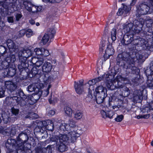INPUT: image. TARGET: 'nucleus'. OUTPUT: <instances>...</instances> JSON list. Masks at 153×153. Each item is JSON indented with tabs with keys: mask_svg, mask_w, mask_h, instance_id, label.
Wrapping results in <instances>:
<instances>
[{
	"mask_svg": "<svg viewBox=\"0 0 153 153\" xmlns=\"http://www.w3.org/2000/svg\"><path fill=\"white\" fill-rule=\"evenodd\" d=\"M105 45V42L102 41L100 45L99 48V52L100 54H102L103 52V50L104 49V47Z\"/></svg>",
	"mask_w": 153,
	"mask_h": 153,
	"instance_id": "obj_51",
	"label": "nucleus"
},
{
	"mask_svg": "<svg viewBox=\"0 0 153 153\" xmlns=\"http://www.w3.org/2000/svg\"><path fill=\"white\" fill-rule=\"evenodd\" d=\"M21 145V144L18 146H16V148L19 149L23 150L24 151V153H25L26 151H27L28 153H29L28 152L29 150L30 151V152H31V150L30 149L31 147V144L30 143H27V142L26 143H23V145H22V146H24V148H23V149L22 148V147H20Z\"/></svg>",
	"mask_w": 153,
	"mask_h": 153,
	"instance_id": "obj_31",
	"label": "nucleus"
},
{
	"mask_svg": "<svg viewBox=\"0 0 153 153\" xmlns=\"http://www.w3.org/2000/svg\"><path fill=\"white\" fill-rule=\"evenodd\" d=\"M54 127L53 122L51 120V123H49L46 129V130L51 131H53L54 130Z\"/></svg>",
	"mask_w": 153,
	"mask_h": 153,
	"instance_id": "obj_50",
	"label": "nucleus"
},
{
	"mask_svg": "<svg viewBox=\"0 0 153 153\" xmlns=\"http://www.w3.org/2000/svg\"><path fill=\"white\" fill-rule=\"evenodd\" d=\"M130 93V91L129 88L127 87L125 88V90L122 91V96L124 97H127L128 96Z\"/></svg>",
	"mask_w": 153,
	"mask_h": 153,
	"instance_id": "obj_44",
	"label": "nucleus"
},
{
	"mask_svg": "<svg viewBox=\"0 0 153 153\" xmlns=\"http://www.w3.org/2000/svg\"><path fill=\"white\" fill-rule=\"evenodd\" d=\"M16 67L15 65H10L6 71H4V76L8 78L12 77L16 74Z\"/></svg>",
	"mask_w": 153,
	"mask_h": 153,
	"instance_id": "obj_15",
	"label": "nucleus"
},
{
	"mask_svg": "<svg viewBox=\"0 0 153 153\" xmlns=\"http://www.w3.org/2000/svg\"><path fill=\"white\" fill-rule=\"evenodd\" d=\"M145 42L146 40L144 39L140 38L139 36L134 38L133 35L128 34H125L121 41V43L123 46L128 45L133 42L134 45L142 47L143 49H150V47L146 46Z\"/></svg>",
	"mask_w": 153,
	"mask_h": 153,
	"instance_id": "obj_3",
	"label": "nucleus"
},
{
	"mask_svg": "<svg viewBox=\"0 0 153 153\" xmlns=\"http://www.w3.org/2000/svg\"><path fill=\"white\" fill-rule=\"evenodd\" d=\"M26 9L29 12L36 13L42 11V7L41 6H36L32 4L30 1H21Z\"/></svg>",
	"mask_w": 153,
	"mask_h": 153,
	"instance_id": "obj_13",
	"label": "nucleus"
},
{
	"mask_svg": "<svg viewBox=\"0 0 153 153\" xmlns=\"http://www.w3.org/2000/svg\"><path fill=\"white\" fill-rule=\"evenodd\" d=\"M68 125L64 123V124L62 123H60L59 126V130L60 132L64 133H67L71 135V142L74 143L77 139L79 136H77L76 134H79L78 133L75 132V131L73 132L69 130L68 128H66Z\"/></svg>",
	"mask_w": 153,
	"mask_h": 153,
	"instance_id": "obj_12",
	"label": "nucleus"
},
{
	"mask_svg": "<svg viewBox=\"0 0 153 153\" xmlns=\"http://www.w3.org/2000/svg\"><path fill=\"white\" fill-rule=\"evenodd\" d=\"M7 48L3 45H0V56H4L7 52Z\"/></svg>",
	"mask_w": 153,
	"mask_h": 153,
	"instance_id": "obj_40",
	"label": "nucleus"
},
{
	"mask_svg": "<svg viewBox=\"0 0 153 153\" xmlns=\"http://www.w3.org/2000/svg\"><path fill=\"white\" fill-rule=\"evenodd\" d=\"M43 62L42 61H37L36 63L35 66H33L30 71V69L28 68V71L26 72H22V75L25 74V75H27V78H33L35 79H39L40 77L41 74V69L42 68L41 65H42Z\"/></svg>",
	"mask_w": 153,
	"mask_h": 153,
	"instance_id": "obj_7",
	"label": "nucleus"
},
{
	"mask_svg": "<svg viewBox=\"0 0 153 153\" xmlns=\"http://www.w3.org/2000/svg\"><path fill=\"white\" fill-rule=\"evenodd\" d=\"M83 116V113L80 111L78 110L74 114V118L77 120L80 119Z\"/></svg>",
	"mask_w": 153,
	"mask_h": 153,
	"instance_id": "obj_46",
	"label": "nucleus"
},
{
	"mask_svg": "<svg viewBox=\"0 0 153 153\" xmlns=\"http://www.w3.org/2000/svg\"><path fill=\"white\" fill-rule=\"evenodd\" d=\"M56 33V31L54 28L50 29L49 33H48L50 37V41L51 42L53 40Z\"/></svg>",
	"mask_w": 153,
	"mask_h": 153,
	"instance_id": "obj_41",
	"label": "nucleus"
},
{
	"mask_svg": "<svg viewBox=\"0 0 153 153\" xmlns=\"http://www.w3.org/2000/svg\"><path fill=\"white\" fill-rule=\"evenodd\" d=\"M17 93L19 96L20 97L19 98V101L18 104L21 106H24L27 102L30 105H33L37 102L40 98L38 94L27 96L25 95L22 90H18Z\"/></svg>",
	"mask_w": 153,
	"mask_h": 153,
	"instance_id": "obj_5",
	"label": "nucleus"
},
{
	"mask_svg": "<svg viewBox=\"0 0 153 153\" xmlns=\"http://www.w3.org/2000/svg\"><path fill=\"white\" fill-rule=\"evenodd\" d=\"M5 151L6 153H24L23 150L19 149L16 148V147L5 143Z\"/></svg>",
	"mask_w": 153,
	"mask_h": 153,
	"instance_id": "obj_16",
	"label": "nucleus"
},
{
	"mask_svg": "<svg viewBox=\"0 0 153 153\" xmlns=\"http://www.w3.org/2000/svg\"><path fill=\"white\" fill-rule=\"evenodd\" d=\"M130 69L131 73L129 72L130 76H132V77L131 79L129 77H127V76H123L121 75H117L115 78V80L117 82V84L118 85V88H122V84L119 85V83H122V82L128 80L130 81L131 84L134 87L141 85L143 82V79L140 77V70L137 67L132 66H131L130 65L127 66V69Z\"/></svg>",
	"mask_w": 153,
	"mask_h": 153,
	"instance_id": "obj_1",
	"label": "nucleus"
},
{
	"mask_svg": "<svg viewBox=\"0 0 153 153\" xmlns=\"http://www.w3.org/2000/svg\"><path fill=\"white\" fill-rule=\"evenodd\" d=\"M56 149L59 152L62 153L68 150V144L61 142H56Z\"/></svg>",
	"mask_w": 153,
	"mask_h": 153,
	"instance_id": "obj_25",
	"label": "nucleus"
},
{
	"mask_svg": "<svg viewBox=\"0 0 153 153\" xmlns=\"http://www.w3.org/2000/svg\"><path fill=\"white\" fill-rule=\"evenodd\" d=\"M70 137H70L67 134H60L59 132L56 131L50 138V140L52 142H58L59 140V142L69 144L70 141L72 143L71 137Z\"/></svg>",
	"mask_w": 153,
	"mask_h": 153,
	"instance_id": "obj_9",
	"label": "nucleus"
},
{
	"mask_svg": "<svg viewBox=\"0 0 153 153\" xmlns=\"http://www.w3.org/2000/svg\"><path fill=\"white\" fill-rule=\"evenodd\" d=\"M114 97L110 96V97H107L108 98V104L109 106L111 105V102H113L114 101L117 102V106L118 108H119L121 107H123V98L122 99H120L119 98H114Z\"/></svg>",
	"mask_w": 153,
	"mask_h": 153,
	"instance_id": "obj_20",
	"label": "nucleus"
},
{
	"mask_svg": "<svg viewBox=\"0 0 153 153\" xmlns=\"http://www.w3.org/2000/svg\"><path fill=\"white\" fill-rule=\"evenodd\" d=\"M1 117L4 123H7L10 118L9 116L6 113H4L1 114Z\"/></svg>",
	"mask_w": 153,
	"mask_h": 153,
	"instance_id": "obj_45",
	"label": "nucleus"
},
{
	"mask_svg": "<svg viewBox=\"0 0 153 153\" xmlns=\"http://www.w3.org/2000/svg\"><path fill=\"white\" fill-rule=\"evenodd\" d=\"M83 79H82L77 82L75 81L74 82V88L75 91L78 94H80L83 91Z\"/></svg>",
	"mask_w": 153,
	"mask_h": 153,
	"instance_id": "obj_18",
	"label": "nucleus"
},
{
	"mask_svg": "<svg viewBox=\"0 0 153 153\" xmlns=\"http://www.w3.org/2000/svg\"><path fill=\"white\" fill-rule=\"evenodd\" d=\"M95 84V82L93 81V79H92L91 80H89L88 82L86 83L85 85L89 87V88L90 89V88H93L94 87L93 85ZM91 90V89H90Z\"/></svg>",
	"mask_w": 153,
	"mask_h": 153,
	"instance_id": "obj_49",
	"label": "nucleus"
},
{
	"mask_svg": "<svg viewBox=\"0 0 153 153\" xmlns=\"http://www.w3.org/2000/svg\"><path fill=\"white\" fill-rule=\"evenodd\" d=\"M51 120H46L42 121V127L43 128H45V129H46L47 127L48 126V125L49 123H51Z\"/></svg>",
	"mask_w": 153,
	"mask_h": 153,
	"instance_id": "obj_48",
	"label": "nucleus"
},
{
	"mask_svg": "<svg viewBox=\"0 0 153 153\" xmlns=\"http://www.w3.org/2000/svg\"><path fill=\"white\" fill-rule=\"evenodd\" d=\"M123 7L120 8L117 13L118 16H122L124 15V16H126L128 13L131 9V7L129 6L123 5Z\"/></svg>",
	"mask_w": 153,
	"mask_h": 153,
	"instance_id": "obj_21",
	"label": "nucleus"
},
{
	"mask_svg": "<svg viewBox=\"0 0 153 153\" xmlns=\"http://www.w3.org/2000/svg\"><path fill=\"white\" fill-rule=\"evenodd\" d=\"M27 90L28 91L32 92L35 91V86L32 85H29L27 87Z\"/></svg>",
	"mask_w": 153,
	"mask_h": 153,
	"instance_id": "obj_58",
	"label": "nucleus"
},
{
	"mask_svg": "<svg viewBox=\"0 0 153 153\" xmlns=\"http://www.w3.org/2000/svg\"><path fill=\"white\" fill-rule=\"evenodd\" d=\"M141 36L145 38L148 41H151L152 44H153V32L149 31V30H146V28H144V31H142Z\"/></svg>",
	"mask_w": 153,
	"mask_h": 153,
	"instance_id": "obj_19",
	"label": "nucleus"
},
{
	"mask_svg": "<svg viewBox=\"0 0 153 153\" xmlns=\"http://www.w3.org/2000/svg\"><path fill=\"white\" fill-rule=\"evenodd\" d=\"M6 44L10 51L14 52L17 51V46L11 39H8L6 41Z\"/></svg>",
	"mask_w": 153,
	"mask_h": 153,
	"instance_id": "obj_29",
	"label": "nucleus"
},
{
	"mask_svg": "<svg viewBox=\"0 0 153 153\" xmlns=\"http://www.w3.org/2000/svg\"><path fill=\"white\" fill-rule=\"evenodd\" d=\"M43 48H36L34 49V52H35L36 55L40 57H42Z\"/></svg>",
	"mask_w": 153,
	"mask_h": 153,
	"instance_id": "obj_39",
	"label": "nucleus"
},
{
	"mask_svg": "<svg viewBox=\"0 0 153 153\" xmlns=\"http://www.w3.org/2000/svg\"><path fill=\"white\" fill-rule=\"evenodd\" d=\"M10 65L5 60L2 61L1 57L0 56V70H4V71H6Z\"/></svg>",
	"mask_w": 153,
	"mask_h": 153,
	"instance_id": "obj_32",
	"label": "nucleus"
},
{
	"mask_svg": "<svg viewBox=\"0 0 153 153\" xmlns=\"http://www.w3.org/2000/svg\"><path fill=\"white\" fill-rule=\"evenodd\" d=\"M10 135V136H14L16 134V127H12L9 131Z\"/></svg>",
	"mask_w": 153,
	"mask_h": 153,
	"instance_id": "obj_54",
	"label": "nucleus"
},
{
	"mask_svg": "<svg viewBox=\"0 0 153 153\" xmlns=\"http://www.w3.org/2000/svg\"><path fill=\"white\" fill-rule=\"evenodd\" d=\"M26 35L28 38L30 37L33 35V31L30 29H28L25 30Z\"/></svg>",
	"mask_w": 153,
	"mask_h": 153,
	"instance_id": "obj_56",
	"label": "nucleus"
},
{
	"mask_svg": "<svg viewBox=\"0 0 153 153\" xmlns=\"http://www.w3.org/2000/svg\"><path fill=\"white\" fill-rule=\"evenodd\" d=\"M96 94H100L101 95L102 94H107V90L105 87H104L102 85L98 86L95 89Z\"/></svg>",
	"mask_w": 153,
	"mask_h": 153,
	"instance_id": "obj_36",
	"label": "nucleus"
},
{
	"mask_svg": "<svg viewBox=\"0 0 153 153\" xmlns=\"http://www.w3.org/2000/svg\"><path fill=\"white\" fill-rule=\"evenodd\" d=\"M145 24L146 30H149V31L153 32V18H149L144 20Z\"/></svg>",
	"mask_w": 153,
	"mask_h": 153,
	"instance_id": "obj_27",
	"label": "nucleus"
},
{
	"mask_svg": "<svg viewBox=\"0 0 153 153\" xmlns=\"http://www.w3.org/2000/svg\"><path fill=\"white\" fill-rule=\"evenodd\" d=\"M30 130L26 129L19 134L16 137V140L13 139H8L6 143L15 147L21 144L20 147L23 149L24 146H22V145H23V143H26L27 141L30 134Z\"/></svg>",
	"mask_w": 153,
	"mask_h": 153,
	"instance_id": "obj_6",
	"label": "nucleus"
},
{
	"mask_svg": "<svg viewBox=\"0 0 153 153\" xmlns=\"http://www.w3.org/2000/svg\"><path fill=\"white\" fill-rule=\"evenodd\" d=\"M149 1V5L142 3L136 6L137 12L139 17L142 15L148 14L150 7L153 8V1Z\"/></svg>",
	"mask_w": 153,
	"mask_h": 153,
	"instance_id": "obj_11",
	"label": "nucleus"
},
{
	"mask_svg": "<svg viewBox=\"0 0 153 153\" xmlns=\"http://www.w3.org/2000/svg\"><path fill=\"white\" fill-rule=\"evenodd\" d=\"M153 110V101H152L148 103V104L147 105L145 106L143 108L141 109V111L143 113L149 112L150 110Z\"/></svg>",
	"mask_w": 153,
	"mask_h": 153,
	"instance_id": "obj_35",
	"label": "nucleus"
},
{
	"mask_svg": "<svg viewBox=\"0 0 153 153\" xmlns=\"http://www.w3.org/2000/svg\"><path fill=\"white\" fill-rule=\"evenodd\" d=\"M147 86L150 88L153 89V79L152 78L151 79H149L147 78L146 82Z\"/></svg>",
	"mask_w": 153,
	"mask_h": 153,
	"instance_id": "obj_47",
	"label": "nucleus"
},
{
	"mask_svg": "<svg viewBox=\"0 0 153 153\" xmlns=\"http://www.w3.org/2000/svg\"><path fill=\"white\" fill-rule=\"evenodd\" d=\"M33 51L27 48H23L22 53L24 56L20 57L19 58V63L18 65V68L22 75V72H26L28 71L29 67L28 60L27 58L32 56Z\"/></svg>",
	"mask_w": 153,
	"mask_h": 153,
	"instance_id": "obj_4",
	"label": "nucleus"
},
{
	"mask_svg": "<svg viewBox=\"0 0 153 153\" xmlns=\"http://www.w3.org/2000/svg\"><path fill=\"white\" fill-rule=\"evenodd\" d=\"M5 86L4 87L0 86V98L4 97V93L5 89H7V91H10L11 93L13 95L11 97L13 100V101L12 102H13L15 105H18L19 101V99L20 97L18 95L17 92L18 90H22L21 89L16 90L17 87V85L12 81H6L5 83Z\"/></svg>",
	"mask_w": 153,
	"mask_h": 153,
	"instance_id": "obj_2",
	"label": "nucleus"
},
{
	"mask_svg": "<svg viewBox=\"0 0 153 153\" xmlns=\"http://www.w3.org/2000/svg\"><path fill=\"white\" fill-rule=\"evenodd\" d=\"M114 52L115 50L112 45L109 44L107 46L105 53L103 55V57L107 59L109 58L110 56L114 54Z\"/></svg>",
	"mask_w": 153,
	"mask_h": 153,
	"instance_id": "obj_23",
	"label": "nucleus"
},
{
	"mask_svg": "<svg viewBox=\"0 0 153 153\" xmlns=\"http://www.w3.org/2000/svg\"><path fill=\"white\" fill-rule=\"evenodd\" d=\"M52 147L48 145L46 147L37 148L35 149L36 153H52Z\"/></svg>",
	"mask_w": 153,
	"mask_h": 153,
	"instance_id": "obj_24",
	"label": "nucleus"
},
{
	"mask_svg": "<svg viewBox=\"0 0 153 153\" xmlns=\"http://www.w3.org/2000/svg\"><path fill=\"white\" fill-rule=\"evenodd\" d=\"M43 2H49L51 3H59L60 1H42Z\"/></svg>",
	"mask_w": 153,
	"mask_h": 153,
	"instance_id": "obj_64",
	"label": "nucleus"
},
{
	"mask_svg": "<svg viewBox=\"0 0 153 153\" xmlns=\"http://www.w3.org/2000/svg\"><path fill=\"white\" fill-rule=\"evenodd\" d=\"M25 32V30H20L19 31V34H18L19 37H22L25 34H26Z\"/></svg>",
	"mask_w": 153,
	"mask_h": 153,
	"instance_id": "obj_59",
	"label": "nucleus"
},
{
	"mask_svg": "<svg viewBox=\"0 0 153 153\" xmlns=\"http://www.w3.org/2000/svg\"><path fill=\"white\" fill-rule=\"evenodd\" d=\"M117 30L115 28H113L111 31V39L112 41H115L116 39Z\"/></svg>",
	"mask_w": 153,
	"mask_h": 153,
	"instance_id": "obj_42",
	"label": "nucleus"
},
{
	"mask_svg": "<svg viewBox=\"0 0 153 153\" xmlns=\"http://www.w3.org/2000/svg\"><path fill=\"white\" fill-rule=\"evenodd\" d=\"M7 1H0V27L3 26L1 25V23L4 24L3 22L2 21V16H5L9 13V10L10 9V8H13L14 10L15 6V2H17V1H14V2L10 3L9 4Z\"/></svg>",
	"mask_w": 153,
	"mask_h": 153,
	"instance_id": "obj_8",
	"label": "nucleus"
},
{
	"mask_svg": "<svg viewBox=\"0 0 153 153\" xmlns=\"http://www.w3.org/2000/svg\"><path fill=\"white\" fill-rule=\"evenodd\" d=\"M143 90H136L133 93V96L135 99L142 100L143 99Z\"/></svg>",
	"mask_w": 153,
	"mask_h": 153,
	"instance_id": "obj_33",
	"label": "nucleus"
},
{
	"mask_svg": "<svg viewBox=\"0 0 153 153\" xmlns=\"http://www.w3.org/2000/svg\"><path fill=\"white\" fill-rule=\"evenodd\" d=\"M110 78L109 79V78L106 79L105 78H104V80H106L105 83L107 87L109 89L111 90H113L116 86H114V85H112L113 83L111 82V81L110 80Z\"/></svg>",
	"mask_w": 153,
	"mask_h": 153,
	"instance_id": "obj_37",
	"label": "nucleus"
},
{
	"mask_svg": "<svg viewBox=\"0 0 153 153\" xmlns=\"http://www.w3.org/2000/svg\"><path fill=\"white\" fill-rule=\"evenodd\" d=\"M135 25H134V27H133L132 32L136 33H140L141 36V33L142 31H144L143 27L145 25L144 23V21H138L136 20L135 22Z\"/></svg>",
	"mask_w": 153,
	"mask_h": 153,
	"instance_id": "obj_14",
	"label": "nucleus"
},
{
	"mask_svg": "<svg viewBox=\"0 0 153 153\" xmlns=\"http://www.w3.org/2000/svg\"><path fill=\"white\" fill-rule=\"evenodd\" d=\"M148 42L146 41V42H145V44H146V46H149L150 47V50H146V49H144L145 50H146L147 51H153V44L151 45H150L149 44H148Z\"/></svg>",
	"mask_w": 153,
	"mask_h": 153,
	"instance_id": "obj_60",
	"label": "nucleus"
},
{
	"mask_svg": "<svg viewBox=\"0 0 153 153\" xmlns=\"http://www.w3.org/2000/svg\"><path fill=\"white\" fill-rule=\"evenodd\" d=\"M42 57H45L48 56L50 55L49 51L48 50L46 49L45 48H43L42 49Z\"/></svg>",
	"mask_w": 153,
	"mask_h": 153,
	"instance_id": "obj_55",
	"label": "nucleus"
},
{
	"mask_svg": "<svg viewBox=\"0 0 153 153\" xmlns=\"http://www.w3.org/2000/svg\"><path fill=\"white\" fill-rule=\"evenodd\" d=\"M55 113V112L54 110H51L49 111L48 114L49 116L52 117L54 115Z\"/></svg>",
	"mask_w": 153,
	"mask_h": 153,
	"instance_id": "obj_62",
	"label": "nucleus"
},
{
	"mask_svg": "<svg viewBox=\"0 0 153 153\" xmlns=\"http://www.w3.org/2000/svg\"><path fill=\"white\" fill-rule=\"evenodd\" d=\"M92 90L93 91L89 88V91L86 98L87 100L88 101H90L94 97L96 98V102L98 104H100L103 102L105 99L106 98L107 94L101 95L99 94H96V95L94 91V89H93Z\"/></svg>",
	"mask_w": 153,
	"mask_h": 153,
	"instance_id": "obj_10",
	"label": "nucleus"
},
{
	"mask_svg": "<svg viewBox=\"0 0 153 153\" xmlns=\"http://www.w3.org/2000/svg\"><path fill=\"white\" fill-rule=\"evenodd\" d=\"M64 111L65 114L68 116H71L72 113V110L70 107L66 106L64 108Z\"/></svg>",
	"mask_w": 153,
	"mask_h": 153,
	"instance_id": "obj_43",
	"label": "nucleus"
},
{
	"mask_svg": "<svg viewBox=\"0 0 153 153\" xmlns=\"http://www.w3.org/2000/svg\"><path fill=\"white\" fill-rule=\"evenodd\" d=\"M22 17V15L21 14L17 13L15 15L16 20V21H19Z\"/></svg>",
	"mask_w": 153,
	"mask_h": 153,
	"instance_id": "obj_61",
	"label": "nucleus"
},
{
	"mask_svg": "<svg viewBox=\"0 0 153 153\" xmlns=\"http://www.w3.org/2000/svg\"><path fill=\"white\" fill-rule=\"evenodd\" d=\"M119 71V69L118 68L116 70L115 68H112L111 69L109 70L107 73H105V78H113L116 75Z\"/></svg>",
	"mask_w": 153,
	"mask_h": 153,
	"instance_id": "obj_28",
	"label": "nucleus"
},
{
	"mask_svg": "<svg viewBox=\"0 0 153 153\" xmlns=\"http://www.w3.org/2000/svg\"><path fill=\"white\" fill-rule=\"evenodd\" d=\"M105 74H103L101 76H99L97 78H95L93 79V81L95 82V84L99 82L101 80H104V78H105Z\"/></svg>",
	"mask_w": 153,
	"mask_h": 153,
	"instance_id": "obj_53",
	"label": "nucleus"
},
{
	"mask_svg": "<svg viewBox=\"0 0 153 153\" xmlns=\"http://www.w3.org/2000/svg\"><path fill=\"white\" fill-rule=\"evenodd\" d=\"M133 27H134V23L130 22L124 24L123 25V29L125 33H128L131 32H132Z\"/></svg>",
	"mask_w": 153,
	"mask_h": 153,
	"instance_id": "obj_34",
	"label": "nucleus"
},
{
	"mask_svg": "<svg viewBox=\"0 0 153 153\" xmlns=\"http://www.w3.org/2000/svg\"><path fill=\"white\" fill-rule=\"evenodd\" d=\"M126 59V58L124 56L123 53L119 54L116 58L117 65L119 66L124 67Z\"/></svg>",
	"mask_w": 153,
	"mask_h": 153,
	"instance_id": "obj_22",
	"label": "nucleus"
},
{
	"mask_svg": "<svg viewBox=\"0 0 153 153\" xmlns=\"http://www.w3.org/2000/svg\"><path fill=\"white\" fill-rule=\"evenodd\" d=\"M100 113L102 117L103 118L107 117L111 119L113 118V116L114 115V113L111 110H108L105 111L103 110L101 111Z\"/></svg>",
	"mask_w": 153,
	"mask_h": 153,
	"instance_id": "obj_30",
	"label": "nucleus"
},
{
	"mask_svg": "<svg viewBox=\"0 0 153 153\" xmlns=\"http://www.w3.org/2000/svg\"><path fill=\"white\" fill-rule=\"evenodd\" d=\"M124 118V116L123 115H118L117 117L115 118V120L117 122H121Z\"/></svg>",
	"mask_w": 153,
	"mask_h": 153,
	"instance_id": "obj_57",
	"label": "nucleus"
},
{
	"mask_svg": "<svg viewBox=\"0 0 153 153\" xmlns=\"http://www.w3.org/2000/svg\"><path fill=\"white\" fill-rule=\"evenodd\" d=\"M11 111L12 115L16 116L19 113V109L18 108H16L14 107H13L11 108Z\"/></svg>",
	"mask_w": 153,
	"mask_h": 153,
	"instance_id": "obj_52",
	"label": "nucleus"
},
{
	"mask_svg": "<svg viewBox=\"0 0 153 153\" xmlns=\"http://www.w3.org/2000/svg\"><path fill=\"white\" fill-rule=\"evenodd\" d=\"M5 60L10 65H15L14 62L16 60L15 53H14L13 52H10L8 53L5 58Z\"/></svg>",
	"mask_w": 153,
	"mask_h": 153,
	"instance_id": "obj_26",
	"label": "nucleus"
},
{
	"mask_svg": "<svg viewBox=\"0 0 153 153\" xmlns=\"http://www.w3.org/2000/svg\"><path fill=\"white\" fill-rule=\"evenodd\" d=\"M50 38V37L48 34L45 33L43 36L40 43L43 45H45L48 42Z\"/></svg>",
	"mask_w": 153,
	"mask_h": 153,
	"instance_id": "obj_38",
	"label": "nucleus"
},
{
	"mask_svg": "<svg viewBox=\"0 0 153 153\" xmlns=\"http://www.w3.org/2000/svg\"><path fill=\"white\" fill-rule=\"evenodd\" d=\"M7 21L9 23H13V17L9 16L7 17Z\"/></svg>",
	"mask_w": 153,
	"mask_h": 153,
	"instance_id": "obj_63",
	"label": "nucleus"
},
{
	"mask_svg": "<svg viewBox=\"0 0 153 153\" xmlns=\"http://www.w3.org/2000/svg\"><path fill=\"white\" fill-rule=\"evenodd\" d=\"M52 67V66L51 63L48 62H45L41 69L40 77L43 75L46 77V74H48L51 71Z\"/></svg>",
	"mask_w": 153,
	"mask_h": 153,
	"instance_id": "obj_17",
	"label": "nucleus"
}]
</instances>
